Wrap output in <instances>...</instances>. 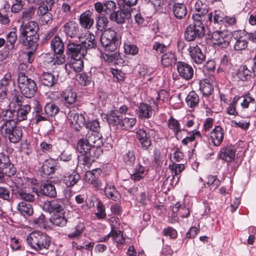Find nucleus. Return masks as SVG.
<instances>
[{
	"instance_id": "41",
	"label": "nucleus",
	"mask_w": 256,
	"mask_h": 256,
	"mask_svg": "<svg viewBox=\"0 0 256 256\" xmlns=\"http://www.w3.org/2000/svg\"><path fill=\"white\" fill-rule=\"evenodd\" d=\"M177 58L174 52H168L164 54L161 58V63L162 66L168 67L176 63Z\"/></svg>"
},
{
	"instance_id": "12",
	"label": "nucleus",
	"mask_w": 256,
	"mask_h": 256,
	"mask_svg": "<svg viewBox=\"0 0 256 256\" xmlns=\"http://www.w3.org/2000/svg\"><path fill=\"white\" fill-rule=\"evenodd\" d=\"M29 246L36 250L48 248V243L46 236H40L38 234L32 233L27 238Z\"/></svg>"
},
{
	"instance_id": "2",
	"label": "nucleus",
	"mask_w": 256,
	"mask_h": 256,
	"mask_svg": "<svg viewBox=\"0 0 256 256\" xmlns=\"http://www.w3.org/2000/svg\"><path fill=\"white\" fill-rule=\"evenodd\" d=\"M77 149L80 154L78 156L79 164L88 166L94 161V154L96 150L92 147L86 137L78 140Z\"/></svg>"
},
{
	"instance_id": "32",
	"label": "nucleus",
	"mask_w": 256,
	"mask_h": 256,
	"mask_svg": "<svg viewBox=\"0 0 256 256\" xmlns=\"http://www.w3.org/2000/svg\"><path fill=\"white\" fill-rule=\"evenodd\" d=\"M86 137L94 149L100 148L103 144V138L100 132H98V133H86Z\"/></svg>"
},
{
	"instance_id": "9",
	"label": "nucleus",
	"mask_w": 256,
	"mask_h": 256,
	"mask_svg": "<svg viewBox=\"0 0 256 256\" xmlns=\"http://www.w3.org/2000/svg\"><path fill=\"white\" fill-rule=\"evenodd\" d=\"M0 126V132L2 135L8 139L12 143L18 142L22 136L21 128L17 126L16 124Z\"/></svg>"
},
{
	"instance_id": "37",
	"label": "nucleus",
	"mask_w": 256,
	"mask_h": 256,
	"mask_svg": "<svg viewBox=\"0 0 256 256\" xmlns=\"http://www.w3.org/2000/svg\"><path fill=\"white\" fill-rule=\"evenodd\" d=\"M122 160L127 166H133L136 160L135 148H132L124 153L122 155Z\"/></svg>"
},
{
	"instance_id": "28",
	"label": "nucleus",
	"mask_w": 256,
	"mask_h": 256,
	"mask_svg": "<svg viewBox=\"0 0 256 256\" xmlns=\"http://www.w3.org/2000/svg\"><path fill=\"white\" fill-rule=\"evenodd\" d=\"M37 14L39 17V20L42 24H46L48 23V0L41 1Z\"/></svg>"
},
{
	"instance_id": "63",
	"label": "nucleus",
	"mask_w": 256,
	"mask_h": 256,
	"mask_svg": "<svg viewBox=\"0 0 256 256\" xmlns=\"http://www.w3.org/2000/svg\"><path fill=\"white\" fill-rule=\"evenodd\" d=\"M104 14L111 15L115 12L116 8V4L113 0H109L104 2Z\"/></svg>"
},
{
	"instance_id": "24",
	"label": "nucleus",
	"mask_w": 256,
	"mask_h": 256,
	"mask_svg": "<svg viewBox=\"0 0 256 256\" xmlns=\"http://www.w3.org/2000/svg\"><path fill=\"white\" fill-rule=\"evenodd\" d=\"M79 41L82 47L86 48V52L90 49L96 48L97 44L94 36L91 32H87L79 38Z\"/></svg>"
},
{
	"instance_id": "25",
	"label": "nucleus",
	"mask_w": 256,
	"mask_h": 256,
	"mask_svg": "<svg viewBox=\"0 0 256 256\" xmlns=\"http://www.w3.org/2000/svg\"><path fill=\"white\" fill-rule=\"evenodd\" d=\"M236 149L234 146H228L222 148L219 154L220 158L227 162H231L236 157Z\"/></svg>"
},
{
	"instance_id": "40",
	"label": "nucleus",
	"mask_w": 256,
	"mask_h": 256,
	"mask_svg": "<svg viewBox=\"0 0 256 256\" xmlns=\"http://www.w3.org/2000/svg\"><path fill=\"white\" fill-rule=\"evenodd\" d=\"M84 126L87 130L86 133H98V132L100 131V122L96 118L90 119V118H88Z\"/></svg>"
},
{
	"instance_id": "61",
	"label": "nucleus",
	"mask_w": 256,
	"mask_h": 256,
	"mask_svg": "<svg viewBox=\"0 0 256 256\" xmlns=\"http://www.w3.org/2000/svg\"><path fill=\"white\" fill-rule=\"evenodd\" d=\"M240 98L241 99L242 98V102H240V106L242 108H247L250 104L254 105L256 104L255 99L250 96L249 93L240 96Z\"/></svg>"
},
{
	"instance_id": "30",
	"label": "nucleus",
	"mask_w": 256,
	"mask_h": 256,
	"mask_svg": "<svg viewBox=\"0 0 256 256\" xmlns=\"http://www.w3.org/2000/svg\"><path fill=\"white\" fill-rule=\"evenodd\" d=\"M16 110L8 108L2 110V118L4 122L0 126L12 124L16 122Z\"/></svg>"
},
{
	"instance_id": "44",
	"label": "nucleus",
	"mask_w": 256,
	"mask_h": 256,
	"mask_svg": "<svg viewBox=\"0 0 256 256\" xmlns=\"http://www.w3.org/2000/svg\"><path fill=\"white\" fill-rule=\"evenodd\" d=\"M225 15L220 10H215L208 14V19L210 22L212 21L214 24H222L224 23Z\"/></svg>"
},
{
	"instance_id": "3",
	"label": "nucleus",
	"mask_w": 256,
	"mask_h": 256,
	"mask_svg": "<svg viewBox=\"0 0 256 256\" xmlns=\"http://www.w3.org/2000/svg\"><path fill=\"white\" fill-rule=\"evenodd\" d=\"M52 53H49V62L53 65H60L65 62L64 54V44L59 36H56L50 42Z\"/></svg>"
},
{
	"instance_id": "34",
	"label": "nucleus",
	"mask_w": 256,
	"mask_h": 256,
	"mask_svg": "<svg viewBox=\"0 0 256 256\" xmlns=\"http://www.w3.org/2000/svg\"><path fill=\"white\" fill-rule=\"evenodd\" d=\"M18 108L16 110V122H20L26 119L27 115L30 111L31 108L28 104L22 105L18 103Z\"/></svg>"
},
{
	"instance_id": "39",
	"label": "nucleus",
	"mask_w": 256,
	"mask_h": 256,
	"mask_svg": "<svg viewBox=\"0 0 256 256\" xmlns=\"http://www.w3.org/2000/svg\"><path fill=\"white\" fill-rule=\"evenodd\" d=\"M61 95L64 102L69 105L74 104L77 100V94L72 88L66 89Z\"/></svg>"
},
{
	"instance_id": "62",
	"label": "nucleus",
	"mask_w": 256,
	"mask_h": 256,
	"mask_svg": "<svg viewBox=\"0 0 256 256\" xmlns=\"http://www.w3.org/2000/svg\"><path fill=\"white\" fill-rule=\"evenodd\" d=\"M111 234L113 240L117 244H123L125 242V238L120 230H116L112 228Z\"/></svg>"
},
{
	"instance_id": "7",
	"label": "nucleus",
	"mask_w": 256,
	"mask_h": 256,
	"mask_svg": "<svg viewBox=\"0 0 256 256\" xmlns=\"http://www.w3.org/2000/svg\"><path fill=\"white\" fill-rule=\"evenodd\" d=\"M18 84L21 94L24 97L30 98L35 95L37 90L35 82L23 72L18 74Z\"/></svg>"
},
{
	"instance_id": "43",
	"label": "nucleus",
	"mask_w": 256,
	"mask_h": 256,
	"mask_svg": "<svg viewBox=\"0 0 256 256\" xmlns=\"http://www.w3.org/2000/svg\"><path fill=\"white\" fill-rule=\"evenodd\" d=\"M200 89L203 96L206 98L208 97L214 92V87L207 79L200 82Z\"/></svg>"
},
{
	"instance_id": "13",
	"label": "nucleus",
	"mask_w": 256,
	"mask_h": 256,
	"mask_svg": "<svg viewBox=\"0 0 256 256\" xmlns=\"http://www.w3.org/2000/svg\"><path fill=\"white\" fill-rule=\"evenodd\" d=\"M188 50L191 60L194 63L200 64L205 62L206 52L198 44L190 45Z\"/></svg>"
},
{
	"instance_id": "17",
	"label": "nucleus",
	"mask_w": 256,
	"mask_h": 256,
	"mask_svg": "<svg viewBox=\"0 0 256 256\" xmlns=\"http://www.w3.org/2000/svg\"><path fill=\"white\" fill-rule=\"evenodd\" d=\"M176 68L180 78L186 80L192 78L194 70L192 66L184 62L178 61L176 62Z\"/></svg>"
},
{
	"instance_id": "42",
	"label": "nucleus",
	"mask_w": 256,
	"mask_h": 256,
	"mask_svg": "<svg viewBox=\"0 0 256 256\" xmlns=\"http://www.w3.org/2000/svg\"><path fill=\"white\" fill-rule=\"evenodd\" d=\"M64 182L67 187L72 188L81 181L80 175L74 172L68 176H64Z\"/></svg>"
},
{
	"instance_id": "22",
	"label": "nucleus",
	"mask_w": 256,
	"mask_h": 256,
	"mask_svg": "<svg viewBox=\"0 0 256 256\" xmlns=\"http://www.w3.org/2000/svg\"><path fill=\"white\" fill-rule=\"evenodd\" d=\"M167 124L168 128L172 130L177 140L182 138V132L186 130V129L181 128L180 122L176 119L170 116Z\"/></svg>"
},
{
	"instance_id": "6",
	"label": "nucleus",
	"mask_w": 256,
	"mask_h": 256,
	"mask_svg": "<svg viewBox=\"0 0 256 256\" xmlns=\"http://www.w3.org/2000/svg\"><path fill=\"white\" fill-rule=\"evenodd\" d=\"M193 24L188 26L184 32V38L187 42L196 40L202 38L205 34V28L203 22L198 18L199 16H195Z\"/></svg>"
},
{
	"instance_id": "21",
	"label": "nucleus",
	"mask_w": 256,
	"mask_h": 256,
	"mask_svg": "<svg viewBox=\"0 0 256 256\" xmlns=\"http://www.w3.org/2000/svg\"><path fill=\"white\" fill-rule=\"evenodd\" d=\"M195 10L198 13L194 14L192 16V19H194L195 16H199L198 19L200 21L203 22L204 20V16L208 13L210 7L207 3L206 0H198L194 6Z\"/></svg>"
},
{
	"instance_id": "58",
	"label": "nucleus",
	"mask_w": 256,
	"mask_h": 256,
	"mask_svg": "<svg viewBox=\"0 0 256 256\" xmlns=\"http://www.w3.org/2000/svg\"><path fill=\"white\" fill-rule=\"evenodd\" d=\"M136 120L134 118H122L120 130H128L136 124Z\"/></svg>"
},
{
	"instance_id": "18",
	"label": "nucleus",
	"mask_w": 256,
	"mask_h": 256,
	"mask_svg": "<svg viewBox=\"0 0 256 256\" xmlns=\"http://www.w3.org/2000/svg\"><path fill=\"white\" fill-rule=\"evenodd\" d=\"M63 32L66 36L70 38H79L80 37V32L79 26L76 22L70 20L63 26Z\"/></svg>"
},
{
	"instance_id": "55",
	"label": "nucleus",
	"mask_w": 256,
	"mask_h": 256,
	"mask_svg": "<svg viewBox=\"0 0 256 256\" xmlns=\"http://www.w3.org/2000/svg\"><path fill=\"white\" fill-rule=\"evenodd\" d=\"M231 65L230 56L227 54H224L220 59L218 70L226 72L228 71L231 68Z\"/></svg>"
},
{
	"instance_id": "47",
	"label": "nucleus",
	"mask_w": 256,
	"mask_h": 256,
	"mask_svg": "<svg viewBox=\"0 0 256 256\" xmlns=\"http://www.w3.org/2000/svg\"><path fill=\"white\" fill-rule=\"evenodd\" d=\"M76 80L82 86H90L92 82V73L83 72L76 74Z\"/></svg>"
},
{
	"instance_id": "11",
	"label": "nucleus",
	"mask_w": 256,
	"mask_h": 256,
	"mask_svg": "<svg viewBox=\"0 0 256 256\" xmlns=\"http://www.w3.org/2000/svg\"><path fill=\"white\" fill-rule=\"evenodd\" d=\"M212 40L214 44L222 48H227L232 38V33L216 30L212 33Z\"/></svg>"
},
{
	"instance_id": "20",
	"label": "nucleus",
	"mask_w": 256,
	"mask_h": 256,
	"mask_svg": "<svg viewBox=\"0 0 256 256\" xmlns=\"http://www.w3.org/2000/svg\"><path fill=\"white\" fill-rule=\"evenodd\" d=\"M32 188V192H35L42 202L44 203L42 209L45 212H48V204H46V202L48 200H42V199H44V197L47 198L48 196V180H46L42 183L38 190L36 189L34 187H33Z\"/></svg>"
},
{
	"instance_id": "29",
	"label": "nucleus",
	"mask_w": 256,
	"mask_h": 256,
	"mask_svg": "<svg viewBox=\"0 0 256 256\" xmlns=\"http://www.w3.org/2000/svg\"><path fill=\"white\" fill-rule=\"evenodd\" d=\"M104 192L105 196L108 198L115 202H118L121 200V194L112 184H106L104 188Z\"/></svg>"
},
{
	"instance_id": "26",
	"label": "nucleus",
	"mask_w": 256,
	"mask_h": 256,
	"mask_svg": "<svg viewBox=\"0 0 256 256\" xmlns=\"http://www.w3.org/2000/svg\"><path fill=\"white\" fill-rule=\"evenodd\" d=\"M86 113H71L70 116V120H71L72 124H74V129L76 130H80V128H82L86 124V120L85 118Z\"/></svg>"
},
{
	"instance_id": "60",
	"label": "nucleus",
	"mask_w": 256,
	"mask_h": 256,
	"mask_svg": "<svg viewBox=\"0 0 256 256\" xmlns=\"http://www.w3.org/2000/svg\"><path fill=\"white\" fill-rule=\"evenodd\" d=\"M85 226L83 222L78 223L74 228V230L68 234V237L71 239L81 236L84 230Z\"/></svg>"
},
{
	"instance_id": "33",
	"label": "nucleus",
	"mask_w": 256,
	"mask_h": 256,
	"mask_svg": "<svg viewBox=\"0 0 256 256\" xmlns=\"http://www.w3.org/2000/svg\"><path fill=\"white\" fill-rule=\"evenodd\" d=\"M152 107L146 103H140L137 110V114L141 120H146L150 118L152 115Z\"/></svg>"
},
{
	"instance_id": "38",
	"label": "nucleus",
	"mask_w": 256,
	"mask_h": 256,
	"mask_svg": "<svg viewBox=\"0 0 256 256\" xmlns=\"http://www.w3.org/2000/svg\"><path fill=\"white\" fill-rule=\"evenodd\" d=\"M68 67L72 68L75 72H82L84 68V62L82 58H72L71 59L70 63H67L64 66L65 70L68 74Z\"/></svg>"
},
{
	"instance_id": "49",
	"label": "nucleus",
	"mask_w": 256,
	"mask_h": 256,
	"mask_svg": "<svg viewBox=\"0 0 256 256\" xmlns=\"http://www.w3.org/2000/svg\"><path fill=\"white\" fill-rule=\"evenodd\" d=\"M49 221L54 225L59 226H64L67 223V220L63 216V213L54 214L49 218Z\"/></svg>"
},
{
	"instance_id": "10",
	"label": "nucleus",
	"mask_w": 256,
	"mask_h": 256,
	"mask_svg": "<svg viewBox=\"0 0 256 256\" xmlns=\"http://www.w3.org/2000/svg\"><path fill=\"white\" fill-rule=\"evenodd\" d=\"M14 186L12 189V194L18 198L28 202H32L35 200L34 194L27 192L26 190L22 187L23 182L21 178H14Z\"/></svg>"
},
{
	"instance_id": "52",
	"label": "nucleus",
	"mask_w": 256,
	"mask_h": 256,
	"mask_svg": "<svg viewBox=\"0 0 256 256\" xmlns=\"http://www.w3.org/2000/svg\"><path fill=\"white\" fill-rule=\"evenodd\" d=\"M18 212L24 216H30L33 214V208L30 204L25 202H20L18 205Z\"/></svg>"
},
{
	"instance_id": "64",
	"label": "nucleus",
	"mask_w": 256,
	"mask_h": 256,
	"mask_svg": "<svg viewBox=\"0 0 256 256\" xmlns=\"http://www.w3.org/2000/svg\"><path fill=\"white\" fill-rule=\"evenodd\" d=\"M169 168L172 172V174L176 176L184 170V164H178L173 163L172 164H170Z\"/></svg>"
},
{
	"instance_id": "53",
	"label": "nucleus",
	"mask_w": 256,
	"mask_h": 256,
	"mask_svg": "<svg viewBox=\"0 0 256 256\" xmlns=\"http://www.w3.org/2000/svg\"><path fill=\"white\" fill-rule=\"evenodd\" d=\"M199 100L198 96L194 91L190 92L186 98V103L191 108L196 107L199 102Z\"/></svg>"
},
{
	"instance_id": "56",
	"label": "nucleus",
	"mask_w": 256,
	"mask_h": 256,
	"mask_svg": "<svg viewBox=\"0 0 256 256\" xmlns=\"http://www.w3.org/2000/svg\"><path fill=\"white\" fill-rule=\"evenodd\" d=\"M241 99L239 96H235L232 101L229 104L226 108V112L230 115L238 116V112L236 111V106L238 102Z\"/></svg>"
},
{
	"instance_id": "8",
	"label": "nucleus",
	"mask_w": 256,
	"mask_h": 256,
	"mask_svg": "<svg viewBox=\"0 0 256 256\" xmlns=\"http://www.w3.org/2000/svg\"><path fill=\"white\" fill-rule=\"evenodd\" d=\"M156 136V131L150 128H139L136 132V136L140 147L143 150L148 151L152 146V138Z\"/></svg>"
},
{
	"instance_id": "51",
	"label": "nucleus",
	"mask_w": 256,
	"mask_h": 256,
	"mask_svg": "<svg viewBox=\"0 0 256 256\" xmlns=\"http://www.w3.org/2000/svg\"><path fill=\"white\" fill-rule=\"evenodd\" d=\"M17 40L16 34L14 31L10 32L6 36L5 48L8 51L12 50Z\"/></svg>"
},
{
	"instance_id": "31",
	"label": "nucleus",
	"mask_w": 256,
	"mask_h": 256,
	"mask_svg": "<svg viewBox=\"0 0 256 256\" xmlns=\"http://www.w3.org/2000/svg\"><path fill=\"white\" fill-rule=\"evenodd\" d=\"M92 16V12L90 10H86L80 14L79 21L82 28L89 30L92 28L94 23Z\"/></svg>"
},
{
	"instance_id": "5",
	"label": "nucleus",
	"mask_w": 256,
	"mask_h": 256,
	"mask_svg": "<svg viewBox=\"0 0 256 256\" xmlns=\"http://www.w3.org/2000/svg\"><path fill=\"white\" fill-rule=\"evenodd\" d=\"M100 40L105 52H114L120 44L119 36L114 30L112 28L104 30Z\"/></svg>"
},
{
	"instance_id": "16",
	"label": "nucleus",
	"mask_w": 256,
	"mask_h": 256,
	"mask_svg": "<svg viewBox=\"0 0 256 256\" xmlns=\"http://www.w3.org/2000/svg\"><path fill=\"white\" fill-rule=\"evenodd\" d=\"M131 13L130 10L124 8V6L119 5V10L112 14L110 16V18L118 24H122L125 22L126 20L131 18Z\"/></svg>"
},
{
	"instance_id": "45",
	"label": "nucleus",
	"mask_w": 256,
	"mask_h": 256,
	"mask_svg": "<svg viewBox=\"0 0 256 256\" xmlns=\"http://www.w3.org/2000/svg\"><path fill=\"white\" fill-rule=\"evenodd\" d=\"M64 210V203L60 198L49 201V213H60Z\"/></svg>"
},
{
	"instance_id": "50",
	"label": "nucleus",
	"mask_w": 256,
	"mask_h": 256,
	"mask_svg": "<svg viewBox=\"0 0 256 256\" xmlns=\"http://www.w3.org/2000/svg\"><path fill=\"white\" fill-rule=\"evenodd\" d=\"M16 172V168L14 165L10 163L4 166H0V180H1L4 176H12Z\"/></svg>"
},
{
	"instance_id": "57",
	"label": "nucleus",
	"mask_w": 256,
	"mask_h": 256,
	"mask_svg": "<svg viewBox=\"0 0 256 256\" xmlns=\"http://www.w3.org/2000/svg\"><path fill=\"white\" fill-rule=\"evenodd\" d=\"M96 202L97 212L95 213V214L99 220L104 219L106 216L105 206L100 199H96Z\"/></svg>"
},
{
	"instance_id": "15",
	"label": "nucleus",
	"mask_w": 256,
	"mask_h": 256,
	"mask_svg": "<svg viewBox=\"0 0 256 256\" xmlns=\"http://www.w3.org/2000/svg\"><path fill=\"white\" fill-rule=\"evenodd\" d=\"M232 37L236 42L234 48L236 51L245 50L248 42V38L245 30H235L232 32Z\"/></svg>"
},
{
	"instance_id": "36",
	"label": "nucleus",
	"mask_w": 256,
	"mask_h": 256,
	"mask_svg": "<svg viewBox=\"0 0 256 256\" xmlns=\"http://www.w3.org/2000/svg\"><path fill=\"white\" fill-rule=\"evenodd\" d=\"M146 174V168L140 164H137L130 174V178L134 182L140 181L144 178Z\"/></svg>"
},
{
	"instance_id": "1",
	"label": "nucleus",
	"mask_w": 256,
	"mask_h": 256,
	"mask_svg": "<svg viewBox=\"0 0 256 256\" xmlns=\"http://www.w3.org/2000/svg\"><path fill=\"white\" fill-rule=\"evenodd\" d=\"M31 32H26L24 36L21 34L19 36V42L26 46V49L30 50L24 53L26 59L28 62V65L34 61V53L36 52L38 46V41L39 40V34L38 33V30L34 29Z\"/></svg>"
},
{
	"instance_id": "23",
	"label": "nucleus",
	"mask_w": 256,
	"mask_h": 256,
	"mask_svg": "<svg viewBox=\"0 0 256 256\" xmlns=\"http://www.w3.org/2000/svg\"><path fill=\"white\" fill-rule=\"evenodd\" d=\"M224 130L220 126H216L210 132V138L214 146L220 145L224 140Z\"/></svg>"
},
{
	"instance_id": "14",
	"label": "nucleus",
	"mask_w": 256,
	"mask_h": 256,
	"mask_svg": "<svg viewBox=\"0 0 256 256\" xmlns=\"http://www.w3.org/2000/svg\"><path fill=\"white\" fill-rule=\"evenodd\" d=\"M66 52L71 59L83 58L86 54V48L82 47V44L74 42L67 44Z\"/></svg>"
},
{
	"instance_id": "4",
	"label": "nucleus",
	"mask_w": 256,
	"mask_h": 256,
	"mask_svg": "<svg viewBox=\"0 0 256 256\" xmlns=\"http://www.w3.org/2000/svg\"><path fill=\"white\" fill-rule=\"evenodd\" d=\"M50 152V156H49V176L54 174L56 170H58L60 166L58 162L60 158L61 160L68 162L71 160L72 155L68 154L66 151L61 152L58 150L57 144H52L49 143V152Z\"/></svg>"
},
{
	"instance_id": "59",
	"label": "nucleus",
	"mask_w": 256,
	"mask_h": 256,
	"mask_svg": "<svg viewBox=\"0 0 256 256\" xmlns=\"http://www.w3.org/2000/svg\"><path fill=\"white\" fill-rule=\"evenodd\" d=\"M124 52L126 54L132 56L136 55L139 50L138 46L130 42H126L124 44Z\"/></svg>"
},
{
	"instance_id": "19",
	"label": "nucleus",
	"mask_w": 256,
	"mask_h": 256,
	"mask_svg": "<svg viewBox=\"0 0 256 256\" xmlns=\"http://www.w3.org/2000/svg\"><path fill=\"white\" fill-rule=\"evenodd\" d=\"M118 110H113L108 112L106 115V120L110 128L115 130H120L122 116L118 115Z\"/></svg>"
},
{
	"instance_id": "54",
	"label": "nucleus",
	"mask_w": 256,
	"mask_h": 256,
	"mask_svg": "<svg viewBox=\"0 0 256 256\" xmlns=\"http://www.w3.org/2000/svg\"><path fill=\"white\" fill-rule=\"evenodd\" d=\"M184 132H186L188 136L182 140V143L184 146H187L190 142L194 141L196 137H201L200 132L199 131L194 130L192 131L188 132L187 130Z\"/></svg>"
},
{
	"instance_id": "46",
	"label": "nucleus",
	"mask_w": 256,
	"mask_h": 256,
	"mask_svg": "<svg viewBox=\"0 0 256 256\" xmlns=\"http://www.w3.org/2000/svg\"><path fill=\"white\" fill-rule=\"evenodd\" d=\"M38 30L39 27L38 24L34 21H30L26 24L22 22L20 28V32L21 34L24 36L26 32H31L34 30Z\"/></svg>"
},
{
	"instance_id": "35",
	"label": "nucleus",
	"mask_w": 256,
	"mask_h": 256,
	"mask_svg": "<svg viewBox=\"0 0 256 256\" xmlns=\"http://www.w3.org/2000/svg\"><path fill=\"white\" fill-rule=\"evenodd\" d=\"M172 10L174 16L178 20L184 18L188 12L186 6L184 3L174 2Z\"/></svg>"
},
{
	"instance_id": "48",
	"label": "nucleus",
	"mask_w": 256,
	"mask_h": 256,
	"mask_svg": "<svg viewBox=\"0 0 256 256\" xmlns=\"http://www.w3.org/2000/svg\"><path fill=\"white\" fill-rule=\"evenodd\" d=\"M237 76L242 81L246 82L250 80L252 76L251 72L248 68L246 66H240L236 74Z\"/></svg>"
},
{
	"instance_id": "27",
	"label": "nucleus",
	"mask_w": 256,
	"mask_h": 256,
	"mask_svg": "<svg viewBox=\"0 0 256 256\" xmlns=\"http://www.w3.org/2000/svg\"><path fill=\"white\" fill-rule=\"evenodd\" d=\"M12 82V74L10 72L6 73L4 77L0 80V97L4 98L6 97Z\"/></svg>"
}]
</instances>
